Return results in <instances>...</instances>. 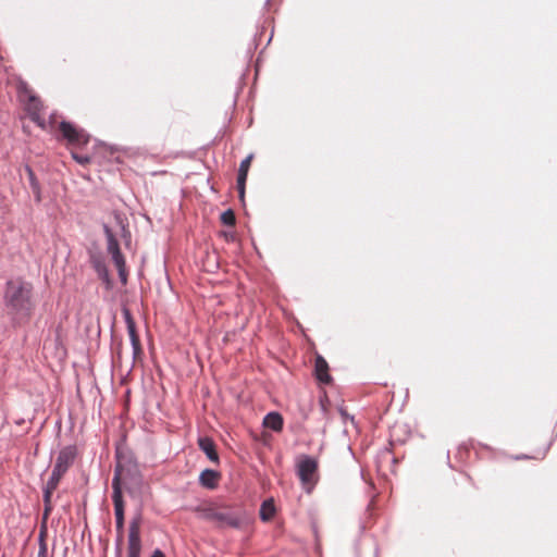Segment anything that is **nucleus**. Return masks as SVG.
Wrapping results in <instances>:
<instances>
[{
    "label": "nucleus",
    "instance_id": "1",
    "mask_svg": "<svg viewBox=\"0 0 557 557\" xmlns=\"http://www.w3.org/2000/svg\"><path fill=\"white\" fill-rule=\"evenodd\" d=\"M32 285L22 280L7 283L4 292L5 306L13 312L26 315L30 310Z\"/></svg>",
    "mask_w": 557,
    "mask_h": 557
},
{
    "label": "nucleus",
    "instance_id": "2",
    "mask_svg": "<svg viewBox=\"0 0 557 557\" xmlns=\"http://www.w3.org/2000/svg\"><path fill=\"white\" fill-rule=\"evenodd\" d=\"M200 517L215 523L218 527L240 528L245 521L243 515L226 508H205L200 511Z\"/></svg>",
    "mask_w": 557,
    "mask_h": 557
},
{
    "label": "nucleus",
    "instance_id": "3",
    "mask_svg": "<svg viewBox=\"0 0 557 557\" xmlns=\"http://www.w3.org/2000/svg\"><path fill=\"white\" fill-rule=\"evenodd\" d=\"M76 457V447L75 446H66L63 447L57 457L55 463L53 466L50 478L47 482L50 485H59L62 476L67 472L70 467L73 465Z\"/></svg>",
    "mask_w": 557,
    "mask_h": 557
},
{
    "label": "nucleus",
    "instance_id": "4",
    "mask_svg": "<svg viewBox=\"0 0 557 557\" xmlns=\"http://www.w3.org/2000/svg\"><path fill=\"white\" fill-rule=\"evenodd\" d=\"M23 101L25 102V111L27 112L30 120L36 123L41 129L47 131L48 125H51L53 121L47 123L42 117L44 103L42 101L33 94L32 90L24 88L23 94L21 95ZM54 115H51V120H53Z\"/></svg>",
    "mask_w": 557,
    "mask_h": 557
},
{
    "label": "nucleus",
    "instance_id": "5",
    "mask_svg": "<svg viewBox=\"0 0 557 557\" xmlns=\"http://www.w3.org/2000/svg\"><path fill=\"white\" fill-rule=\"evenodd\" d=\"M121 474V468L117 466L112 479V500L114 505L115 527L117 532H123L124 530V500L122 496Z\"/></svg>",
    "mask_w": 557,
    "mask_h": 557
},
{
    "label": "nucleus",
    "instance_id": "6",
    "mask_svg": "<svg viewBox=\"0 0 557 557\" xmlns=\"http://www.w3.org/2000/svg\"><path fill=\"white\" fill-rule=\"evenodd\" d=\"M58 129L62 138L67 141L69 146L78 148L89 143V134L71 122L62 121Z\"/></svg>",
    "mask_w": 557,
    "mask_h": 557
},
{
    "label": "nucleus",
    "instance_id": "7",
    "mask_svg": "<svg viewBox=\"0 0 557 557\" xmlns=\"http://www.w3.org/2000/svg\"><path fill=\"white\" fill-rule=\"evenodd\" d=\"M318 462L310 456H301L297 462V474L308 491L317 482Z\"/></svg>",
    "mask_w": 557,
    "mask_h": 557
},
{
    "label": "nucleus",
    "instance_id": "8",
    "mask_svg": "<svg viewBox=\"0 0 557 557\" xmlns=\"http://www.w3.org/2000/svg\"><path fill=\"white\" fill-rule=\"evenodd\" d=\"M140 520H141L140 516H137L129 523L127 557H139L140 556V550H141Z\"/></svg>",
    "mask_w": 557,
    "mask_h": 557
},
{
    "label": "nucleus",
    "instance_id": "9",
    "mask_svg": "<svg viewBox=\"0 0 557 557\" xmlns=\"http://www.w3.org/2000/svg\"><path fill=\"white\" fill-rule=\"evenodd\" d=\"M329 370L326 360L322 356L317 355L314 359V376L320 384L329 385L332 383L333 379Z\"/></svg>",
    "mask_w": 557,
    "mask_h": 557
},
{
    "label": "nucleus",
    "instance_id": "10",
    "mask_svg": "<svg viewBox=\"0 0 557 557\" xmlns=\"http://www.w3.org/2000/svg\"><path fill=\"white\" fill-rule=\"evenodd\" d=\"M252 159H253V154L247 156L240 162V165L238 169L237 189H238L240 199H244V196H245L246 181H247V176H248V172H249Z\"/></svg>",
    "mask_w": 557,
    "mask_h": 557
},
{
    "label": "nucleus",
    "instance_id": "11",
    "mask_svg": "<svg viewBox=\"0 0 557 557\" xmlns=\"http://www.w3.org/2000/svg\"><path fill=\"white\" fill-rule=\"evenodd\" d=\"M198 445L212 462H219V455L215 449V444L210 437H199Z\"/></svg>",
    "mask_w": 557,
    "mask_h": 557
},
{
    "label": "nucleus",
    "instance_id": "12",
    "mask_svg": "<svg viewBox=\"0 0 557 557\" xmlns=\"http://www.w3.org/2000/svg\"><path fill=\"white\" fill-rule=\"evenodd\" d=\"M220 473L212 469H205L199 475L200 484L209 490H213L218 486Z\"/></svg>",
    "mask_w": 557,
    "mask_h": 557
},
{
    "label": "nucleus",
    "instance_id": "13",
    "mask_svg": "<svg viewBox=\"0 0 557 557\" xmlns=\"http://www.w3.org/2000/svg\"><path fill=\"white\" fill-rule=\"evenodd\" d=\"M263 425L272 431L280 432L283 429V418L278 412H269L263 419Z\"/></svg>",
    "mask_w": 557,
    "mask_h": 557
},
{
    "label": "nucleus",
    "instance_id": "14",
    "mask_svg": "<svg viewBox=\"0 0 557 557\" xmlns=\"http://www.w3.org/2000/svg\"><path fill=\"white\" fill-rule=\"evenodd\" d=\"M275 513V507L272 499L264 500L260 508V518L263 521H269Z\"/></svg>",
    "mask_w": 557,
    "mask_h": 557
},
{
    "label": "nucleus",
    "instance_id": "15",
    "mask_svg": "<svg viewBox=\"0 0 557 557\" xmlns=\"http://www.w3.org/2000/svg\"><path fill=\"white\" fill-rule=\"evenodd\" d=\"M104 232H106L107 239H108V251H109V253L112 256V255H115V253L120 252L121 249H120V246H119V242L114 237V235L111 232V230L108 226H106L104 227Z\"/></svg>",
    "mask_w": 557,
    "mask_h": 557
},
{
    "label": "nucleus",
    "instance_id": "16",
    "mask_svg": "<svg viewBox=\"0 0 557 557\" xmlns=\"http://www.w3.org/2000/svg\"><path fill=\"white\" fill-rule=\"evenodd\" d=\"M112 260L119 271V274H120V277L122 281H125L126 280V275H125V259L122 255V252H117L115 255H112Z\"/></svg>",
    "mask_w": 557,
    "mask_h": 557
},
{
    "label": "nucleus",
    "instance_id": "17",
    "mask_svg": "<svg viewBox=\"0 0 557 557\" xmlns=\"http://www.w3.org/2000/svg\"><path fill=\"white\" fill-rule=\"evenodd\" d=\"M221 222L227 226H234L236 222L235 213L228 209L221 214Z\"/></svg>",
    "mask_w": 557,
    "mask_h": 557
},
{
    "label": "nucleus",
    "instance_id": "18",
    "mask_svg": "<svg viewBox=\"0 0 557 557\" xmlns=\"http://www.w3.org/2000/svg\"><path fill=\"white\" fill-rule=\"evenodd\" d=\"M57 485H50L49 482L46 483L42 490L44 504H51L52 493L57 490Z\"/></svg>",
    "mask_w": 557,
    "mask_h": 557
},
{
    "label": "nucleus",
    "instance_id": "19",
    "mask_svg": "<svg viewBox=\"0 0 557 557\" xmlns=\"http://www.w3.org/2000/svg\"><path fill=\"white\" fill-rule=\"evenodd\" d=\"M27 172H28V174H29V180H30L32 188H33L34 193H36V194H37V200H40V195H39V185H38V183H37V180H36V177H35V174H34L33 170H32V169H29V168L27 169Z\"/></svg>",
    "mask_w": 557,
    "mask_h": 557
},
{
    "label": "nucleus",
    "instance_id": "20",
    "mask_svg": "<svg viewBox=\"0 0 557 557\" xmlns=\"http://www.w3.org/2000/svg\"><path fill=\"white\" fill-rule=\"evenodd\" d=\"M72 157L77 163L82 165H86L90 162V158L88 156L79 154L76 151H72Z\"/></svg>",
    "mask_w": 557,
    "mask_h": 557
},
{
    "label": "nucleus",
    "instance_id": "21",
    "mask_svg": "<svg viewBox=\"0 0 557 557\" xmlns=\"http://www.w3.org/2000/svg\"><path fill=\"white\" fill-rule=\"evenodd\" d=\"M128 331H129V336H131V339H132L133 348H140L139 347L140 346L139 338L136 335L135 329H134V326L132 324L128 325Z\"/></svg>",
    "mask_w": 557,
    "mask_h": 557
},
{
    "label": "nucleus",
    "instance_id": "22",
    "mask_svg": "<svg viewBox=\"0 0 557 557\" xmlns=\"http://www.w3.org/2000/svg\"><path fill=\"white\" fill-rule=\"evenodd\" d=\"M40 542H41V544H40V548L38 552V557H46L47 556V547L42 541V533L40 534Z\"/></svg>",
    "mask_w": 557,
    "mask_h": 557
},
{
    "label": "nucleus",
    "instance_id": "23",
    "mask_svg": "<svg viewBox=\"0 0 557 557\" xmlns=\"http://www.w3.org/2000/svg\"><path fill=\"white\" fill-rule=\"evenodd\" d=\"M44 505H45L44 518L46 519L52 510V504H44Z\"/></svg>",
    "mask_w": 557,
    "mask_h": 557
},
{
    "label": "nucleus",
    "instance_id": "24",
    "mask_svg": "<svg viewBox=\"0 0 557 557\" xmlns=\"http://www.w3.org/2000/svg\"><path fill=\"white\" fill-rule=\"evenodd\" d=\"M141 352H143V350H137V349L132 350L133 359H137Z\"/></svg>",
    "mask_w": 557,
    "mask_h": 557
},
{
    "label": "nucleus",
    "instance_id": "25",
    "mask_svg": "<svg viewBox=\"0 0 557 557\" xmlns=\"http://www.w3.org/2000/svg\"><path fill=\"white\" fill-rule=\"evenodd\" d=\"M151 557H165L164 554L160 549H156Z\"/></svg>",
    "mask_w": 557,
    "mask_h": 557
},
{
    "label": "nucleus",
    "instance_id": "26",
    "mask_svg": "<svg viewBox=\"0 0 557 557\" xmlns=\"http://www.w3.org/2000/svg\"><path fill=\"white\" fill-rule=\"evenodd\" d=\"M521 458L527 459L528 457H527V456H523V457H517V459H521Z\"/></svg>",
    "mask_w": 557,
    "mask_h": 557
}]
</instances>
